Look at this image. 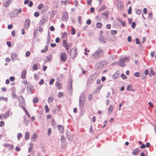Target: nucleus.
<instances>
[{"mask_svg":"<svg viewBox=\"0 0 156 156\" xmlns=\"http://www.w3.org/2000/svg\"><path fill=\"white\" fill-rule=\"evenodd\" d=\"M104 54V51L100 48H99L98 50L94 52L92 55L93 58L95 59H98L102 57Z\"/></svg>","mask_w":156,"mask_h":156,"instance_id":"nucleus-1","label":"nucleus"},{"mask_svg":"<svg viewBox=\"0 0 156 156\" xmlns=\"http://www.w3.org/2000/svg\"><path fill=\"white\" fill-rule=\"evenodd\" d=\"M107 62L105 61L101 60L98 62L96 65L95 69L98 70L107 65Z\"/></svg>","mask_w":156,"mask_h":156,"instance_id":"nucleus-2","label":"nucleus"},{"mask_svg":"<svg viewBox=\"0 0 156 156\" xmlns=\"http://www.w3.org/2000/svg\"><path fill=\"white\" fill-rule=\"evenodd\" d=\"M85 94L82 93L79 97V105L80 107H83L85 103Z\"/></svg>","mask_w":156,"mask_h":156,"instance_id":"nucleus-3","label":"nucleus"},{"mask_svg":"<svg viewBox=\"0 0 156 156\" xmlns=\"http://www.w3.org/2000/svg\"><path fill=\"white\" fill-rule=\"evenodd\" d=\"M97 76L96 74H94L90 76L88 80V83H90L93 81L97 78Z\"/></svg>","mask_w":156,"mask_h":156,"instance_id":"nucleus-4","label":"nucleus"},{"mask_svg":"<svg viewBox=\"0 0 156 156\" xmlns=\"http://www.w3.org/2000/svg\"><path fill=\"white\" fill-rule=\"evenodd\" d=\"M30 20L29 19L27 18L26 19L25 21L24 28L25 29H27L30 27Z\"/></svg>","mask_w":156,"mask_h":156,"instance_id":"nucleus-5","label":"nucleus"},{"mask_svg":"<svg viewBox=\"0 0 156 156\" xmlns=\"http://www.w3.org/2000/svg\"><path fill=\"white\" fill-rule=\"evenodd\" d=\"M72 80L71 79L69 82L68 85V92L70 94H71L72 93Z\"/></svg>","mask_w":156,"mask_h":156,"instance_id":"nucleus-6","label":"nucleus"},{"mask_svg":"<svg viewBox=\"0 0 156 156\" xmlns=\"http://www.w3.org/2000/svg\"><path fill=\"white\" fill-rule=\"evenodd\" d=\"M12 0H4L2 2V5L5 7H8L11 4Z\"/></svg>","mask_w":156,"mask_h":156,"instance_id":"nucleus-7","label":"nucleus"},{"mask_svg":"<svg viewBox=\"0 0 156 156\" xmlns=\"http://www.w3.org/2000/svg\"><path fill=\"white\" fill-rule=\"evenodd\" d=\"M62 19L64 21H66L68 19V15L66 12H64L62 13Z\"/></svg>","mask_w":156,"mask_h":156,"instance_id":"nucleus-8","label":"nucleus"},{"mask_svg":"<svg viewBox=\"0 0 156 156\" xmlns=\"http://www.w3.org/2000/svg\"><path fill=\"white\" fill-rule=\"evenodd\" d=\"M60 58L62 61H65L67 59L66 54L65 53H61L60 55Z\"/></svg>","mask_w":156,"mask_h":156,"instance_id":"nucleus-9","label":"nucleus"},{"mask_svg":"<svg viewBox=\"0 0 156 156\" xmlns=\"http://www.w3.org/2000/svg\"><path fill=\"white\" fill-rule=\"evenodd\" d=\"M66 136L67 138L70 141L72 140L73 139V135L68 131L66 132Z\"/></svg>","mask_w":156,"mask_h":156,"instance_id":"nucleus-10","label":"nucleus"},{"mask_svg":"<svg viewBox=\"0 0 156 156\" xmlns=\"http://www.w3.org/2000/svg\"><path fill=\"white\" fill-rule=\"evenodd\" d=\"M120 61H119L118 62V65L121 67H124L126 65L125 62L121 58H120Z\"/></svg>","mask_w":156,"mask_h":156,"instance_id":"nucleus-11","label":"nucleus"},{"mask_svg":"<svg viewBox=\"0 0 156 156\" xmlns=\"http://www.w3.org/2000/svg\"><path fill=\"white\" fill-rule=\"evenodd\" d=\"M11 60L14 62L17 59V55L15 53H13L11 54Z\"/></svg>","mask_w":156,"mask_h":156,"instance_id":"nucleus-12","label":"nucleus"},{"mask_svg":"<svg viewBox=\"0 0 156 156\" xmlns=\"http://www.w3.org/2000/svg\"><path fill=\"white\" fill-rule=\"evenodd\" d=\"M37 133L36 132L34 133L31 137V140L32 141H35L37 139Z\"/></svg>","mask_w":156,"mask_h":156,"instance_id":"nucleus-13","label":"nucleus"},{"mask_svg":"<svg viewBox=\"0 0 156 156\" xmlns=\"http://www.w3.org/2000/svg\"><path fill=\"white\" fill-rule=\"evenodd\" d=\"M27 73V71L25 69H24L21 74V78L22 79H24L26 78V75Z\"/></svg>","mask_w":156,"mask_h":156,"instance_id":"nucleus-14","label":"nucleus"},{"mask_svg":"<svg viewBox=\"0 0 156 156\" xmlns=\"http://www.w3.org/2000/svg\"><path fill=\"white\" fill-rule=\"evenodd\" d=\"M18 100L21 102L20 104L21 105H24L25 104V102L24 100L23 99V97L22 95L19 96L18 97Z\"/></svg>","mask_w":156,"mask_h":156,"instance_id":"nucleus-15","label":"nucleus"},{"mask_svg":"<svg viewBox=\"0 0 156 156\" xmlns=\"http://www.w3.org/2000/svg\"><path fill=\"white\" fill-rule=\"evenodd\" d=\"M47 20V18L43 17L40 22V25L41 26Z\"/></svg>","mask_w":156,"mask_h":156,"instance_id":"nucleus-16","label":"nucleus"},{"mask_svg":"<svg viewBox=\"0 0 156 156\" xmlns=\"http://www.w3.org/2000/svg\"><path fill=\"white\" fill-rule=\"evenodd\" d=\"M9 15L11 17H14L17 16V14L14 12V10H13V11L10 12Z\"/></svg>","mask_w":156,"mask_h":156,"instance_id":"nucleus-17","label":"nucleus"},{"mask_svg":"<svg viewBox=\"0 0 156 156\" xmlns=\"http://www.w3.org/2000/svg\"><path fill=\"white\" fill-rule=\"evenodd\" d=\"M119 71H117V72L112 76V77L114 79H116L119 77Z\"/></svg>","mask_w":156,"mask_h":156,"instance_id":"nucleus-18","label":"nucleus"},{"mask_svg":"<svg viewBox=\"0 0 156 156\" xmlns=\"http://www.w3.org/2000/svg\"><path fill=\"white\" fill-rule=\"evenodd\" d=\"M126 90L127 91L135 92V90H134L132 87L131 85H129L128 86Z\"/></svg>","mask_w":156,"mask_h":156,"instance_id":"nucleus-19","label":"nucleus"},{"mask_svg":"<svg viewBox=\"0 0 156 156\" xmlns=\"http://www.w3.org/2000/svg\"><path fill=\"white\" fill-rule=\"evenodd\" d=\"M57 127L60 133H62L64 129L62 125H58Z\"/></svg>","mask_w":156,"mask_h":156,"instance_id":"nucleus-20","label":"nucleus"},{"mask_svg":"<svg viewBox=\"0 0 156 156\" xmlns=\"http://www.w3.org/2000/svg\"><path fill=\"white\" fill-rule=\"evenodd\" d=\"M140 151L139 149L137 148L133 150L132 152V154L134 155H136Z\"/></svg>","mask_w":156,"mask_h":156,"instance_id":"nucleus-21","label":"nucleus"},{"mask_svg":"<svg viewBox=\"0 0 156 156\" xmlns=\"http://www.w3.org/2000/svg\"><path fill=\"white\" fill-rule=\"evenodd\" d=\"M58 13L57 11L55 10H53L51 11V18H54L55 14H57Z\"/></svg>","mask_w":156,"mask_h":156,"instance_id":"nucleus-22","label":"nucleus"},{"mask_svg":"<svg viewBox=\"0 0 156 156\" xmlns=\"http://www.w3.org/2000/svg\"><path fill=\"white\" fill-rule=\"evenodd\" d=\"M108 12L107 11H106L105 12L102 13L101 14V16L103 17L104 16H105V18L106 19L108 18Z\"/></svg>","mask_w":156,"mask_h":156,"instance_id":"nucleus-23","label":"nucleus"},{"mask_svg":"<svg viewBox=\"0 0 156 156\" xmlns=\"http://www.w3.org/2000/svg\"><path fill=\"white\" fill-rule=\"evenodd\" d=\"M14 12L17 14V16L19 15V13H20L22 12V9L21 8L18 9H14Z\"/></svg>","mask_w":156,"mask_h":156,"instance_id":"nucleus-24","label":"nucleus"},{"mask_svg":"<svg viewBox=\"0 0 156 156\" xmlns=\"http://www.w3.org/2000/svg\"><path fill=\"white\" fill-rule=\"evenodd\" d=\"M48 50V46L46 45L45 48L41 50V52L42 53H45Z\"/></svg>","mask_w":156,"mask_h":156,"instance_id":"nucleus-25","label":"nucleus"},{"mask_svg":"<svg viewBox=\"0 0 156 156\" xmlns=\"http://www.w3.org/2000/svg\"><path fill=\"white\" fill-rule=\"evenodd\" d=\"M52 57V55H49L47 56L46 59L44 61L45 62H50L51 60V58Z\"/></svg>","mask_w":156,"mask_h":156,"instance_id":"nucleus-26","label":"nucleus"},{"mask_svg":"<svg viewBox=\"0 0 156 156\" xmlns=\"http://www.w3.org/2000/svg\"><path fill=\"white\" fill-rule=\"evenodd\" d=\"M61 140L62 143H63V144H66V139L65 137L63 135L61 136Z\"/></svg>","mask_w":156,"mask_h":156,"instance_id":"nucleus-27","label":"nucleus"},{"mask_svg":"<svg viewBox=\"0 0 156 156\" xmlns=\"http://www.w3.org/2000/svg\"><path fill=\"white\" fill-rule=\"evenodd\" d=\"M99 40L100 42L101 43H105V39L103 37L100 36L99 38Z\"/></svg>","mask_w":156,"mask_h":156,"instance_id":"nucleus-28","label":"nucleus"},{"mask_svg":"<svg viewBox=\"0 0 156 156\" xmlns=\"http://www.w3.org/2000/svg\"><path fill=\"white\" fill-rule=\"evenodd\" d=\"M29 136L30 134L29 132L28 131L26 132L25 136V139L26 140H28L29 138Z\"/></svg>","mask_w":156,"mask_h":156,"instance_id":"nucleus-29","label":"nucleus"},{"mask_svg":"<svg viewBox=\"0 0 156 156\" xmlns=\"http://www.w3.org/2000/svg\"><path fill=\"white\" fill-rule=\"evenodd\" d=\"M9 111L6 112L4 114V116L5 119H6L9 116Z\"/></svg>","mask_w":156,"mask_h":156,"instance_id":"nucleus-30","label":"nucleus"},{"mask_svg":"<svg viewBox=\"0 0 156 156\" xmlns=\"http://www.w3.org/2000/svg\"><path fill=\"white\" fill-rule=\"evenodd\" d=\"M117 8L120 10H121L123 8L122 4L121 3L119 2L117 5Z\"/></svg>","mask_w":156,"mask_h":156,"instance_id":"nucleus-31","label":"nucleus"},{"mask_svg":"<svg viewBox=\"0 0 156 156\" xmlns=\"http://www.w3.org/2000/svg\"><path fill=\"white\" fill-rule=\"evenodd\" d=\"M103 85H101L99 86L96 89L95 91L96 92H99L101 88V87L103 86Z\"/></svg>","mask_w":156,"mask_h":156,"instance_id":"nucleus-32","label":"nucleus"},{"mask_svg":"<svg viewBox=\"0 0 156 156\" xmlns=\"http://www.w3.org/2000/svg\"><path fill=\"white\" fill-rule=\"evenodd\" d=\"M39 99L37 97H35L34 99L33 100V103H36L38 102Z\"/></svg>","mask_w":156,"mask_h":156,"instance_id":"nucleus-33","label":"nucleus"},{"mask_svg":"<svg viewBox=\"0 0 156 156\" xmlns=\"http://www.w3.org/2000/svg\"><path fill=\"white\" fill-rule=\"evenodd\" d=\"M155 75V72L152 70H151L150 71V73L149 74V75L150 77H151L152 76H154Z\"/></svg>","mask_w":156,"mask_h":156,"instance_id":"nucleus-34","label":"nucleus"},{"mask_svg":"<svg viewBox=\"0 0 156 156\" xmlns=\"http://www.w3.org/2000/svg\"><path fill=\"white\" fill-rule=\"evenodd\" d=\"M54 98L53 97H50L48 99V102L50 103L52 102L54 100Z\"/></svg>","mask_w":156,"mask_h":156,"instance_id":"nucleus-35","label":"nucleus"},{"mask_svg":"<svg viewBox=\"0 0 156 156\" xmlns=\"http://www.w3.org/2000/svg\"><path fill=\"white\" fill-rule=\"evenodd\" d=\"M113 108V106L112 105H110L108 109V113H110L112 111Z\"/></svg>","mask_w":156,"mask_h":156,"instance_id":"nucleus-36","label":"nucleus"},{"mask_svg":"<svg viewBox=\"0 0 156 156\" xmlns=\"http://www.w3.org/2000/svg\"><path fill=\"white\" fill-rule=\"evenodd\" d=\"M96 25L97 28H100L102 27V24L101 23H96Z\"/></svg>","mask_w":156,"mask_h":156,"instance_id":"nucleus-37","label":"nucleus"},{"mask_svg":"<svg viewBox=\"0 0 156 156\" xmlns=\"http://www.w3.org/2000/svg\"><path fill=\"white\" fill-rule=\"evenodd\" d=\"M153 14L152 12H149L148 15V18L150 20L152 18Z\"/></svg>","mask_w":156,"mask_h":156,"instance_id":"nucleus-38","label":"nucleus"},{"mask_svg":"<svg viewBox=\"0 0 156 156\" xmlns=\"http://www.w3.org/2000/svg\"><path fill=\"white\" fill-rule=\"evenodd\" d=\"M3 100H4L5 101H7L8 100V99L6 97L4 98L3 96L0 97V100L2 101Z\"/></svg>","mask_w":156,"mask_h":156,"instance_id":"nucleus-39","label":"nucleus"},{"mask_svg":"<svg viewBox=\"0 0 156 156\" xmlns=\"http://www.w3.org/2000/svg\"><path fill=\"white\" fill-rule=\"evenodd\" d=\"M44 109L46 113H47L49 112V108L47 105H46L45 106Z\"/></svg>","mask_w":156,"mask_h":156,"instance_id":"nucleus-40","label":"nucleus"},{"mask_svg":"<svg viewBox=\"0 0 156 156\" xmlns=\"http://www.w3.org/2000/svg\"><path fill=\"white\" fill-rule=\"evenodd\" d=\"M24 124L26 125H28V124H29V120L27 119H26L25 117L24 118Z\"/></svg>","mask_w":156,"mask_h":156,"instance_id":"nucleus-41","label":"nucleus"},{"mask_svg":"<svg viewBox=\"0 0 156 156\" xmlns=\"http://www.w3.org/2000/svg\"><path fill=\"white\" fill-rule=\"evenodd\" d=\"M142 11L141 9H137L136 10V13L138 15H140Z\"/></svg>","mask_w":156,"mask_h":156,"instance_id":"nucleus-42","label":"nucleus"},{"mask_svg":"<svg viewBox=\"0 0 156 156\" xmlns=\"http://www.w3.org/2000/svg\"><path fill=\"white\" fill-rule=\"evenodd\" d=\"M54 81H55V79L54 78H52L50 80L49 82V83L50 85H52L53 83L54 82Z\"/></svg>","mask_w":156,"mask_h":156,"instance_id":"nucleus-43","label":"nucleus"},{"mask_svg":"<svg viewBox=\"0 0 156 156\" xmlns=\"http://www.w3.org/2000/svg\"><path fill=\"white\" fill-rule=\"evenodd\" d=\"M132 8L131 6H130L128 11V13L129 14H130L132 13Z\"/></svg>","mask_w":156,"mask_h":156,"instance_id":"nucleus-44","label":"nucleus"},{"mask_svg":"<svg viewBox=\"0 0 156 156\" xmlns=\"http://www.w3.org/2000/svg\"><path fill=\"white\" fill-rule=\"evenodd\" d=\"M56 86L57 87H59V89H60L61 87V84L58 82H57L55 83Z\"/></svg>","mask_w":156,"mask_h":156,"instance_id":"nucleus-45","label":"nucleus"},{"mask_svg":"<svg viewBox=\"0 0 156 156\" xmlns=\"http://www.w3.org/2000/svg\"><path fill=\"white\" fill-rule=\"evenodd\" d=\"M136 43L137 44H139L140 43V40L138 38H136L135 39Z\"/></svg>","mask_w":156,"mask_h":156,"instance_id":"nucleus-46","label":"nucleus"},{"mask_svg":"<svg viewBox=\"0 0 156 156\" xmlns=\"http://www.w3.org/2000/svg\"><path fill=\"white\" fill-rule=\"evenodd\" d=\"M22 134L21 133H19L17 135V137L18 139H19L22 137Z\"/></svg>","mask_w":156,"mask_h":156,"instance_id":"nucleus-47","label":"nucleus"},{"mask_svg":"<svg viewBox=\"0 0 156 156\" xmlns=\"http://www.w3.org/2000/svg\"><path fill=\"white\" fill-rule=\"evenodd\" d=\"M125 62H128L129 61V59L127 58H121Z\"/></svg>","mask_w":156,"mask_h":156,"instance_id":"nucleus-48","label":"nucleus"},{"mask_svg":"<svg viewBox=\"0 0 156 156\" xmlns=\"http://www.w3.org/2000/svg\"><path fill=\"white\" fill-rule=\"evenodd\" d=\"M71 34L74 35L75 34V30L74 28H72L71 29Z\"/></svg>","mask_w":156,"mask_h":156,"instance_id":"nucleus-49","label":"nucleus"},{"mask_svg":"<svg viewBox=\"0 0 156 156\" xmlns=\"http://www.w3.org/2000/svg\"><path fill=\"white\" fill-rule=\"evenodd\" d=\"M51 128H49L48 129V132L47 133V135L48 136H49L51 134Z\"/></svg>","mask_w":156,"mask_h":156,"instance_id":"nucleus-50","label":"nucleus"},{"mask_svg":"<svg viewBox=\"0 0 156 156\" xmlns=\"http://www.w3.org/2000/svg\"><path fill=\"white\" fill-rule=\"evenodd\" d=\"M81 16H79L78 17V22L80 24H81L82 23V21L81 20Z\"/></svg>","mask_w":156,"mask_h":156,"instance_id":"nucleus-51","label":"nucleus"},{"mask_svg":"<svg viewBox=\"0 0 156 156\" xmlns=\"http://www.w3.org/2000/svg\"><path fill=\"white\" fill-rule=\"evenodd\" d=\"M136 26V23L135 22H133L131 25V27L132 28H134Z\"/></svg>","mask_w":156,"mask_h":156,"instance_id":"nucleus-52","label":"nucleus"},{"mask_svg":"<svg viewBox=\"0 0 156 156\" xmlns=\"http://www.w3.org/2000/svg\"><path fill=\"white\" fill-rule=\"evenodd\" d=\"M134 76L136 77H139L140 76V74L139 72H136L134 74Z\"/></svg>","mask_w":156,"mask_h":156,"instance_id":"nucleus-53","label":"nucleus"},{"mask_svg":"<svg viewBox=\"0 0 156 156\" xmlns=\"http://www.w3.org/2000/svg\"><path fill=\"white\" fill-rule=\"evenodd\" d=\"M28 6L30 7H32L33 5V3L32 1H30L29 2Z\"/></svg>","mask_w":156,"mask_h":156,"instance_id":"nucleus-54","label":"nucleus"},{"mask_svg":"<svg viewBox=\"0 0 156 156\" xmlns=\"http://www.w3.org/2000/svg\"><path fill=\"white\" fill-rule=\"evenodd\" d=\"M67 34L66 32L63 33L62 34V38H64L67 37Z\"/></svg>","mask_w":156,"mask_h":156,"instance_id":"nucleus-55","label":"nucleus"},{"mask_svg":"<svg viewBox=\"0 0 156 156\" xmlns=\"http://www.w3.org/2000/svg\"><path fill=\"white\" fill-rule=\"evenodd\" d=\"M121 76L123 79H126L127 78V76L123 73L122 74Z\"/></svg>","mask_w":156,"mask_h":156,"instance_id":"nucleus-56","label":"nucleus"},{"mask_svg":"<svg viewBox=\"0 0 156 156\" xmlns=\"http://www.w3.org/2000/svg\"><path fill=\"white\" fill-rule=\"evenodd\" d=\"M43 7V4L42 3L40 4L38 6V9H41Z\"/></svg>","mask_w":156,"mask_h":156,"instance_id":"nucleus-57","label":"nucleus"},{"mask_svg":"<svg viewBox=\"0 0 156 156\" xmlns=\"http://www.w3.org/2000/svg\"><path fill=\"white\" fill-rule=\"evenodd\" d=\"M34 16L35 17H37L39 16V13L37 12H35L34 14Z\"/></svg>","mask_w":156,"mask_h":156,"instance_id":"nucleus-58","label":"nucleus"},{"mask_svg":"<svg viewBox=\"0 0 156 156\" xmlns=\"http://www.w3.org/2000/svg\"><path fill=\"white\" fill-rule=\"evenodd\" d=\"M92 0H87V4L89 5H90L91 4Z\"/></svg>","mask_w":156,"mask_h":156,"instance_id":"nucleus-59","label":"nucleus"},{"mask_svg":"<svg viewBox=\"0 0 156 156\" xmlns=\"http://www.w3.org/2000/svg\"><path fill=\"white\" fill-rule=\"evenodd\" d=\"M33 69L35 70H36L37 69V66L36 64H34L33 66Z\"/></svg>","mask_w":156,"mask_h":156,"instance_id":"nucleus-60","label":"nucleus"},{"mask_svg":"<svg viewBox=\"0 0 156 156\" xmlns=\"http://www.w3.org/2000/svg\"><path fill=\"white\" fill-rule=\"evenodd\" d=\"M91 23V20L88 19L87 21L86 24H87V25H90Z\"/></svg>","mask_w":156,"mask_h":156,"instance_id":"nucleus-61","label":"nucleus"},{"mask_svg":"<svg viewBox=\"0 0 156 156\" xmlns=\"http://www.w3.org/2000/svg\"><path fill=\"white\" fill-rule=\"evenodd\" d=\"M106 8V6L105 5H103L100 8V9L101 10H104Z\"/></svg>","mask_w":156,"mask_h":156,"instance_id":"nucleus-62","label":"nucleus"},{"mask_svg":"<svg viewBox=\"0 0 156 156\" xmlns=\"http://www.w3.org/2000/svg\"><path fill=\"white\" fill-rule=\"evenodd\" d=\"M44 83V80L43 79H41L40 81L39 82V84L40 85H42Z\"/></svg>","mask_w":156,"mask_h":156,"instance_id":"nucleus-63","label":"nucleus"},{"mask_svg":"<svg viewBox=\"0 0 156 156\" xmlns=\"http://www.w3.org/2000/svg\"><path fill=\"white\" fill-rule=\"evenodd\" d=\"M111 33L112 34H115L117 33V31L116 30H112L111 31Z\"/></svg>","mask_w":156,"mask_h":156,"instance_id":"nucleus-64","label":"nucleus"}]
</instances>
